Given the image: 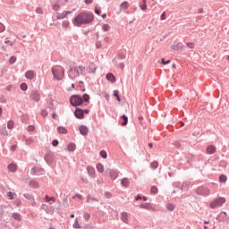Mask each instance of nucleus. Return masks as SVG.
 <instances>
[{
  "mask_svg": "<svg viewBox=\"0 0 229 229\" xmlns=\"http://www.w3.org/2000/svg\"><path fill=\"white\" fill-rule=\"evenodd\" d=\"M161 63L163 64V65H167V64H170L171 61L168 60V61L165 62V60L161 59Z\"/></svg>",
  "mask_w": 229,
  "mask_h": 229,
  "instance_id": "de8ad7c7",
  "label": "nucleus"
},
{
  "mask_svg": "<svg viewBox=\"0 0 229 229\" xmlns=\"http://www.w3.org/2000/svg\"><path fill=\"white\" fill-rule=\"evenodd\" d=\"M194 43H188L187 44V47L190 48V49H194Z\"/></svg>",
  "mask_w": 229,
  "mask_h": 229,
  "instance_id": "a18cd8bd",
  "label": "nucleus"
},
{
  "mask_svg": "<svg viewBox=\"0 0 229 229\" xmlns=\"http://www.w3.org/2000/svg\"><path fill=\"white\" fill-rule=\"evenodd\" d=\"M12 149H15V147H13Z\"/></svg>",
  "mask_w": 229,
  "mask_h": 229,
  "instance_id": "774afa93",
  "label": "nucleus"
},
{
  "mask_svg": "<svg viewBox=\"0 0 229 229\" xmlns=\"http://www.w3.org/2000/svg\"><path fill=\"white\" fill-rule=\"evenodd\" d=\"M4 44H9L11 47L13 46V43L8 40V38L5 39Z\"/></svg>",
  "mask_w": 229,
  "mask_h": 229,
  "instance_id": "3c124183",
  "label": "nucleus"
},
{
  "mask_svg": "<svg viewBox=\"0 0 229 229\" xmlns=\"http://www.w3.org/2000/svg\"><path fill=\"white\" fill-rule=\"evenodd\" d=\"M161 21H165V13H163L161 15Z\"/></svg>",
  "mask_w": 229,
  "mask_h": 229,
  "instance_id": "5fc2aeb1",
  "label": "nucleus"
},
{
  "mask_svg": "<svg viewBox=\"0 0 229 229\" xmlns=\"http://www.w3.org/2000/svg\"><path fill=\"white\" fill-rule=\"evenodd\" d=\"M30 185H32L33 187H38V183H37L36 182H31Z\"/></svg>",
  "mask_w": 229,
  "mask_h": 229,
  "instance_id": "864d4df0",
  "label": "nucleus"
},
{
  "mask_svg": "<svg viewBox=\"0 0 229 229\" xmlns=\"http://www.w3.org/2000/svg\"><path fill=\"white\" fill-rule=\"evenodd\" d=\"M122 221L123 223H128V213L126 212L122 213Z\"/></svg>",
  "mask_w": 229,
  "mask_h": 229,
  "instance_id": "6ab92c4d",
  "label": "nucleus"
},
{
  "mask_svg": "<svg viewBox=\"0 0 229 229\" xmlns=\"http://www.w3.org/2000/svg\"><path fill=\"white\" fill-rule=\"evenodd\" d=\"M28 130H29V131H35V126L30 125V126L28 127Z\"/></svg>",
  "mask_w": 229,
  "mask_h": 229,
  "instance_id": "8fccbe9b",
  "label": "nucleus"
},
{
  "mask_svg": "<svg viewBox=\"0 0 229 229\" xmlns=\"http://www.w3.org/2000/svg\"><path fill=\"white\" fill-rule=\"evenodd\" d=\"M74 228H80V224H78V218L75 219Z\"/></svg>",
  "mask_w": 229,
  "mask_h": 229,
  "instance_id": "49530a36",
  "label": "nucleus"
},
{
  "mask_svg": "<svg viewBox=\"0 0 229 229\" xmlns=\"http://www.w3.org/2000/svg\"><path fill=\"white\" fill-rule=\"evenodd\" d=\"M0 135H8V131H6L5 126H0Z\"/></svg>",
  "mask_w": 229,
  "mask_h": 229,
  "instance_id": "2eb2a0df",
  "label": "nucleus"
},
{
  "mask_svg": "<svg viewBox=\"0 0 229 229\" xmlns=\"http://www.w3.org/2000/svg\"><path fill=\"white\" fill-rule=\"evenodd\" d=\"M52 72L54 74V78H55V80H63L64 79V69L63 68H56V69H52Z\"/></svg>",
  "mask_w": 229,
  "mask_h": 229,
  "instance_id": "20e7f679",
  "label": "nucleus"
},
{
  "mask_svg": "<svg viewBox=\"0 0 229 229\" xmlns=\"http://www.w3.org/2000/svg\"><path fill=\"white\" fill-rule=\"evenodd\" d=\"M100 157H102V158H106L107 157L106 151L105 150L100 151Z\"/></svg>",
  "mask_w": 229,
  "mask_h": 229,
  "instance_id": "e433bc0d",
  "label": "nucleus"
},
{
  "mask_svg": "<svg viewBox=\"0 0 229 229\" xmlns=\"http://www.w3.org/2000/svg\"><path fill=\"white\" fill-rule=\"evenodd\" d=\"M79 131L82 135H87L89 133V127L82 125L80 127Z\"/></svg>",
  "mask_w": 229,
  "mask_h": 229,
  "instance_id": "f8f14e48",
  "label": "nucleus"
},
{
  "mask_svg": "<svg viewBox=\"0 0 229 229\" xmlns=\"http://www.w3.org/2000/svg\"><path fill=\"white\" fill-rule=\"evenodd\" d=\"M166 208L167 210H169L170 212H173L174 210V206L173 204H167L166 205Z\"/></svg>",
  "mask_w": 229,
  "mask_h": 229,
  "instance_id": "473e14b6",
  "label": "nucleus"
},
{
  "mask_svg": "<svg viewBox=\"0 0 229 229\" xmlns=\"http://www.w3.org/2000/svg\"><path fill=\"white\" fill-rule=\"evenodd\" d=\"M129 6H130V4L127 1L121 4L122 10H128Z\"/></svg>",
  "mask_w": 229,
  "mask_h": 229,
  "instance_id": "4be33fe9",
  "label": "nucleus"
},
{
  "mask_svg": "<svg viewBox=\"0 0 229 229\" xmlns=\"http://www.w3.org/2000/svg\"><path fill=\"white\" fill-rule=\"evenodd\" d=\"M181 126H185V123L183 122H181Z\"/></svg>",
  "mask_w": 229,
  "mask_h": 229,
  "instance_id": "052dcab7",
  "label": "nucleus"
},
{
  "mask_svg": "<svg viewBox=\"0 0 229 229\" xmlns=\"http://www.w3.org/2000/svg\"><path fill=\"white\" fill-rule=\"evenodd\" d=\"M3 114V108L0 107V115Z\"/></svg>",
  "mask_w": 229,
  "mask_h": 229,
  "instance_id": "680f3d73",
  "label": "nucleus"
},
{
  "mask_svg": "<svg viewBox=\"0 0 229 229\" xmlns=\"http://www.w3.org/2000/svg\"><path fill=\"white\" fill-rule=\"evenodd\" d=\"M57 131L58 133H61L63 135H65V133H67V130L65 129V127H58Z\"/></svg>",
  "mask_w": 229,
  "mask_h": 229,
  "instance_id": "412c9836",
  "label": "nucleus"
},
{
  "mask_svg": "<svg viewBox=\"0 0 229 229\" xmlns=\"http://www.w3.org/2000/svg\"><path fill=\"white\" fill-rule=\"evenodd\" d=\"M30 98L33 99V101L38 103V101H40V93H38V91H33Z\"/></svg>",
  "mask_w": 229,
  "mask_h": 229,
  "instance_id": "423d86ee",
  "label": "nucleus"
},
{
  "mask_svg": "<svg viewBox=\"0 0 229 229\" xmlns=\"http://www.w3.org/2000/svg\"><path fill=\"white\" fill-rule=\"evenodd\" d=\"M88 173L90 176H94L96 174V170L92 166L88 167Z\"/></svg>",
  "mask_w": 229,
  "mask_h": 229,
  "instance_id": "a211bd4d",
  "label": "nucleus"
},
{
  "mask_svg": "<svg viewBox=\"0 0 229 229\" xmlns=\"http://www.w3.org/2000/svg\"><path fill=\"white\" fill-rule=\"evenodd\" d=\"M89 111L88 109H86V110L83 111V114H89Z\"/></svg>",
  "mask_w": 229,
  "mask_h": 229,
  "instance_id": "4d7b16f0",
  "label": "nucleus"
},
{
  "mask_svg": "<svg viewBox=\"0 0 229 229\" xmlns=\"http://www.w3.org/2000/svg\"><path fill=\"white\" fill-rule=\"evenodd\" d=\"M139 120H140V121H142V117H141V116H140V117H139Z\"/></svg>",
  "mask_w": 229,
  "mask_h": 229,
  "instance_id": "0e129e2a",
  "label": "nucleus"
},
{
  "mask_svg": "<svg viewBox=\"0 0 229 229\" xmlns=\"http://www.w3.org/2000/svg\"><path fill=\"white\" fill-rule=\"evenodd\" d=\"M74 115L77 119H83L84 114H83V110L77 108L74 112Z\"/></svg>",
  "mask_w": 229,
  "mask_h": 229,
  "instance_id": "0eeeda50",
  "label": "nucleus"
},
{
  "mask_svg": "<svg viewBox=\"0 0 229 229\" xmlns=\"http://www.w3.org/2000/svg\"><path fill=\"white\" fill-rule=\"evenodd\" d=\"M140 8L143 11L148 9V5L146 4V0H142V4H140Z\"/></svg>",
  "mask_w": 229,
  "mask_h": 229,
  "instance_id": "393cba45",
  "label": "nucleus"
},
{
  "mask_svg": "<svg viewBox=\"0 0 229 229\" xmlns=\"http://www.w3.org/2000/svg\"><path fill=\"white\" fill-rule=\"evenodd\" d=\"M72 11H66L57 15V19H65L67 15H71Z\"/></svg>",
  "mask_w": 229,
  "mask_h": 229,
  "instance_id": "ddd939ff",
  "label": "nucleus"
},
{
  "mask_svg": "<svg viewBox=\"0 0 229 229\" xmlns=\"http://www.w3.org/2000/svg\"><path fill=\"white\" fill-rule=\"evenodd\" d=\"M13 218H14L15 221H21V216L19 215V213H13Z\"/></svg>",
  "mask_w": 229,
  "mask_h": 229,
  "instance_id": "c756f323",
  "label": "nucleus"
},
{
  "mask_svg": "<svg viewBox=\"0 0 229 229\" xmlns=\"http://www.w3.org/2000/svg\"><path fill=\"white\" fill-rule=\"evenodd\" d=\"M148 147L151 148H153V143H149L148 144Z\"/></svg>",
  "mask_w": 229,
  "mask_h": 229,
  "instance_id": "13d9d810",
  "label": "nucleus"
},
{
  "mask_svg": "<svg viewBox=\"0 0 229 229\" xmlns=\"http://www.w3.org/2000/svg\"><path fill=\"white\" fill-rule=\"evenodd\" d=\"M13 126H14V123H13V121H9V122L7 123V128H8L9 130H13Z\"/></svg>",
  "mask_w": 229,
  "mask_h": 229,
  "instance_id": "7c9ffc66",
  "label": "nucleus"
},
{
  "mask_svg": "<svg viewBox=\"0 0 229 229\" xmlns=\"http://www.w3.org/2000/svg\"><path fill=\"white\" fill-rule=\"evenodd\" d=\"M85 3H86V4H92V0H85Z\"/></svg>",
  "mask_w": 229,
  "mask_h": 229,
  "instance_id": "6e6d98bb",
  "label": "nucleus"
},
{
  "mask_svg": "<svg viewBox=\"0 0 229 229\" xmlns=\"http://www.w3.org/2000/svg\"><path fill=\"white\" fill-rule=\"evenodd\" d=\"M68 151H75L76 150V144L70 143L67 147Z\"/></svg>",
  "mask_w": 229,
  "mask_h": 229,
  "instance_id": "dca6fc26",
  "label": "nucleus"
},
{
  "mask_svg": "<svg viewBox=\"0 0 229 229\" xmlns=\"http://www.w3.org/2000/svg\"><path fill=\"white\" fill-rule=\"evenodd\" d=\"M53 9H54L55 12H58V10H60V5H59V4H54Z\"/></svg>",
  "mask_w": 229,
  "mask_h": 229,
  "instance_id": "37998d69",
  "label": "nucleus"
},
{
  "mask_svg": "<svg viewBox=\"0 0 229 229\" xmlns=\"http://www.w3.org/2000/svg\"><path fill=\"white\" fill-rule=\"evenodd\" d=\"M10 64H13L14 62H17V58L15 56H12L9 60Z\"/></svg>",
  "mask_w": 229,
  "mask_h": 229,
  "instance_id": "a19ab883",
  "label": "nucleus"
},
{
  "mask_svg": "<svg viewBox=\"0 0 229 229\" xmlns=\"http://www.w3.org/2000/svg\"><path fill=\"white\" fill-rule=\"evenodd\" d=\"M151 194H157L158 192V188L153 186L150 190Z\"/></svg>",
  "mask_w": 229,
  "mask_h": 229,
  "instance_id": "f704fd0d",
  "label": "nucleus"
},
{
  "mask_svg": "<svg viewBox=\"0 0 229 229\" xmlns=\"http://www.w3.org/2000/svg\"><path fill=\"white\" fill-rule=\"evenodd\" d=\"M197 194H200L202 196H208V194H210V190H208V188L199 187L197 190Z\"/></svg>",
  "mask_w": 229,
  "mask_h": 229,
  "instance_id": "39448f33",
  "label": "nucleus"
},
{
  "mask_svg": "<svg viewBox=\"0 0 229 229\" xmlns=\"http://www.w3.org/2000/svg\"><path fill=\"white\" fill-rule=\"evenodd\" d=\"M94 21V16L86 13H80L74 19L72 23L74 26H82V24H89Z\"/></svg>",
  "mask_w": 229,
  "mask_h": 229,
  "instance_id": "f257e3e1",
  "label": "nucleus"
},
{
  "mask_svg": "<svg viewBox=\"0 0 229 229\" xmlns=\"http://www.w3.org/2000/svg\"><path fill=\"white\" fill-rule=\"evenodd\" d=\"M117 176H119V174H117V172L114 171V170H111L110 171V177L113 179V180H115L117 178Z\"/></svg>",
  "mask_w": 229,
  "mask_h": 229,
  "instance_id": "aec40b11",
  "label": "nucleus"
},
{
  "mask_svg": "<svg viewBox=\"0 0 229 229\" xmlns=\"http://www.w3.org/2000/svg\"><path fill=\"white\" fill-rule=\"evenodd\" d=\"M37 173H38V167H34L31 169V174H37Z\"/></svg>",
  "mask_w": 229,
  "mask_h": 229,
  "instance_id": "58836bf2",
  "label": "nucleus"
},
{
  "mask_svg": "<svg viewBox=\"0 0 229 229\" xmlns=\"http://www.w3.org/2000/svg\"><path fill=\"white\" fill-rule=\"evenodd\" d=\"M226 203L225 198H218L216 199L213 202L210 203V208H219V207H223Z\"/></svg>",
  "mask_w": 229,
  "mask_h": 229,
  "instance_id": "f03ea898",
  "label": "nucleus"
},
{
  "mask_svg": "<svg viewBox=\"0 0 229 229\" xmlns=\"http://www.w3.org/2000/svg\"><path fill=\"white\" fill-rule=\"evenodd\" d=\"M204 229H208V226H204Z\"/></svg>",
  "mask_w": 229,
  "mask_h": 229,
  "instance_id": "338daca9",
  "label": "nucleus"
},
{
  "mask_svg": "<svg viewBox=\"0 0 229 229\" xmlns=\"http://www.w3.org/2000/svg\"><path fill=\"white\" fill-rule=\"evenodd\" d=\"M70 102L72 106H80V105H81V103H83V99L81 98V97H80L78 95H73L71 98Z\"/></svg>",
  "mask_w": 229,
  "mask_h": 229,
  "instance_id": "7ed1b4c3",
  "label": "nucleus"
},
{
  "mask_svg": "<svg viewBox=\"0 0 229 229\" xmlns=\"http://www.w3.org/2000/svg\"><path fill=\"white\" fill-rule=\"evenodd\" d=\"M216 146L214 145H209L207 148V153L208 155H214V153L216 152Z\"/></svg>",
  "mask_w": 229,
  "mask_h": 229,
  "instance_id": "1a4fd4ad",
  "label": "nucleus"
},
{
  "mask_svg": "<svg viewBox=\"0 0 229 229\" xmlns=\"http://www.w3.org/2000/svg\"><path fill=\"white\" fill-rule=\"evenodd\" d=\"M122 119L123 120V123H122V126H126V124H128V116H126L125 114H123L122 116Z\"/></svg>",
  "mask_w": 229,
  "mask_h": 229,
  "instance_id": "bb28decb",
  "label": "nucleus"
},
{
  "mask_svg": "<svg viewBox=\"0 0 229 229\" xmlns=\"http://www.w3.org/2000/svg\"><path fill=\"white\" fill-rule=\"evenodd\" d=\"M8 171L10 173H17V165L13 163L10 164L8 165Z\"/></svg>",
  "mask_w": 229,
  "mask_h": 229,
  "instance_id": "9d476101",
  "label": "nucleus"
},
{
  "mask_svg": "<svg viewBox=\"0 0 229 229\" xmlns=\"http://www.w3.org/2000/svg\"><path fill=\"white\" fill-rule=\"evenodd\" d=\"M171 48L174 51H181V49H183V45L182 43H176L172 45Z\"/></svg>",
  "mask_w": 229,
  "mask_h": 229,
  "instance_id": "6e6552de",
  "label": "nucleus"
},
{
  "mask_svg": "<svg viewBox=\"0 0 229 229\" xmlns=\"http://www.w3.org/2000/svg\"><path fill=\"white\" fill-rule=\"evenodd\" d=\"M106 80H107V81H110L111 83H115V76H114V73H107Z\"/></svg>",
  "mask_w": 229,
  "mask_h": 229,
  "instance_id": "4468645a",
  "label": "nucleus"
},
{
  "mask_svg": "<svg viewBox=\"0 0 229 229\" xmlns=\"http://www.w3.org/2000/svg\"><path fill=\"white\" fill-rule=\"evenodd\" d=\"M122 185H123V187H128V185H130V181L128 180V178H123V179L122 180Z\"/></svg>",
  "mask_w": 229,
  "mask_h": 229,
  "instance_id": "5701e85b",
  "label": "nucleus"
},
{
  "mask_svg": "<svg viewBox=\"0 0 229 229\" xmlns=\"http://www.w3.org/2000/svg\"><path fill=\"white\" fill-rule=\"evenodd\" d=\"M15 196L16 194L12 191L7 192V197L9 198V199H15Z\"/></svg>",
  "mask_w": 229,
  "mask_h": 229,
  "instance_id": "a878e982",
  "label": "nucleus"
},
{
  "mask_svg": "<svg viewBox=\"0 0 229 229\" xmlns=\"http://www.w3.org/2000/svg\"><path fill=\"white\" fill-rule=\"evenodd\" d=\"M219 180H220V182H226V180H227V177H226V175H220V178H219Z\"/></svg>",
  "mask_w": 229,
  "mask_h": 229,
  "instance_id": "4c0bfd02",
  "label": "nucleus"
},
{
  "mask_svg": "<svg viewBox=\"0 0 229 229\" xmlns=\"http://www.w3.org/2000/svg\"><path fill=\"white\" fill-rule=\"evenodd\" d=\"M106 14H103L102 19H106Z\"/></svg>",
  "mask_w": 229,
  "mask_h": 229,
  "instance_id": "bf43d9fd",
  "label": "nucleus"
},
{
  "mask_svg": "<svg viewBox=\"0 0 229 229\" xmlns=\"http://www.w3.org/2000/svg\"><path fill=\"white\" fill-rule=\"evenodd\" d=\"M36 74L33 71H28L25 73V77L27 78V80H33V78H35Z\"/></svg>",
  "mask_w": 229,
  "mask_h": 229,
  "instance_id": "9b49d317",
  "label": "nucleus"
},
{
  "mask_svg": "<svg viewBox=\"0 0 229 229\" xmlns=\"http://www.w3.org/2000/svg\"><path fill=\"white\" fill-rule=\"evenodd\" d=\"M76 72H77V76L80 74V72H83V71H85V67L83 66H79L75 69Z\"/></svg>",
  "mask_w": 229,
  "mask_h": 229,
  "instance_id": "cd10ccee",
  "label": "nucleus"
},
{
  "mask_svg": "<svg viewBox=\"0 0 229 229\" xmlns=\"http://www.w3.org/2000/svg\"><path fill=\"white\" fill-rule=\"evenodd\" d=\"M140 208H145L147 210H151V205L148 204V203H145V204H141L140 206Z\"/></svg>",
  "mask_w": 229,
  "mask_h": 229,
  "instance_id": "b1692460",
  "label": "nucleus"
},
{
  "mask_svg": "<svg viewBox=\"0 0 229 229\" xmlns=\"http://www.w3.org/2000/svg\"><path fill=\"white\" fill-rule=\"evenodd\" d=\"M58 145V140H54L52 141V146H57Z\"/></svg>",
  "mask_w": 229,
  "mask_h": 229,
  "instance_id": "603ef678",
  "label": "nucleus"
},
{
  "mask_svg": "<svg viewBox=\"0 0 229 229\" xmlns=\"http://www.w3.org/2000/svg\"><path fill=\"white\" fill-rule=\"evenodd\" d=\"M23 196H24V198H26V199H32V198H33V197H31V195L29 194V193H25Z\"/></svg>",
  "mask_w": 229,
  "mask_h": 229,
  "instance_id": "79ce46f5",
  "label": "nucleus"
},
{
  "mask_svg": "<svg viewBox=\"0 0 229 229\" xmlns=\"http://www.w3.org/2000/svg\"><path fill=\"white\" fill-rule=\"evenodd\" d=\"M152 169H157L158 168V162L154 161L150 164Z\"/></svg>",
  "mask_w": 229,
  "mask_h": 229,
  "instance_id": "2f4dec72",
  "label": "nucleus"
},
{
  "mask_svg": "<svg viewBox=\"0 0 229 229\" xmlns=\"http://www.w3.org/2000/svg\"><path fill=\"white\" fill-rule=\"evenodd\" d=\"M136 199H137V200L140 199V197L138 196V197L136 198Z\"/></svg>",
  "mask_w": 229,
  "mask_h": 229,
  "instance_id": "e2e57ef3",
  "label": "nucleus"
},
{
  "mask_svg": "<svg viewBox=\"0 0 229 229\" xmlns=\"http://www.w3.org/2000/svg\"><path fill=\"white\" fill-rule=\"evenodd\" d=\"M45 199H47V201H55V198L49 197L47 195L45 197Z\"/></svg>",
  "mask_w": 229,
  "mask_h": 229,
  "instance_id": "ea45409f",
  "label": "nucleus"
},
{
  "mask_svg": "<svg viewBox=\"0 0 229 229\" xmlns=\"http://www.w3.org/2000/svg\"><path fill=\"white\" fill-rule=\"evenodd\" d=\"M71 217H72V218H74V215H71Z\"/></svg>",
  "mask_w": 229,
  "mask_h": 229,
  "instance_id": "69168bd1",
  "label": "nucleus"
},
{
  "mask_svg": "<svg viewBox=\"0 0 229 229\" xmlns=\"http://www.w3.org/2000/svg\"><path fill=\"white\" fill-rule=\"evenodd\" d=\"M83 99H84V101H89V99H90V97L87 94H84L83 95Z\"/></svg>",
  "mask_w": 229,
  "mask_h": 229,
  "instance_id": "c03bdc74",
  "label": "nucleus"
},
{
  "mask_svg": "<svg viewBox=\"0 0 229 229\" xmlns=\"http://www.w3.org/2000/svg\"><path fill=\"white\" fill-rule=\"evenodd\" d=\"M114 97L116 98V101H121V98L119 97V90L114 91Z\"/></svg>",
  "mask_w": 229,
  "mask_h": 229,
  "instance_id": "c85d7f7f",
  "label": "nucleus"
},
{
  "mask_svg": "<svg viewBox=\"0 0 229 229\" xmlns=\"http://www.w3.org/2000/svg\"><path fill=\"white\" fill-rule=\"evenodd\" d=\"M102 29H103V31H110V25L104 24Z\"/></svg>",
  "mask_w": 229,
  "mask_h": 229,
  "instance_id": "72a5a7b5",
  "label": "nucleus"
},
{
  "mask_svg": "<svg viewBox=\"0 0 229 229\" xmlns=\"http://www.w3.org/2000/svg\"><path fill=\"white\" fill-rule=\"evenodd\" d=\"M95 13H97V15H101V10H99V9H98V7H96Z\"/></svg>",
  "mask_w": 229,
  "mask_h": 229,
  "instance_id": "09e8293b",
  "label": "nucleus"
},
{
  "mask_svg": "<svg viewBox=\"0 0 229 229\" xmlns=\"http://www.w3.org/2000/svg\"><path fill=\"white\" fill-rule=\"evenodd\" d=\"M21 89L25 91V90H28V84L26 83H21Z\"/></svg>",
  "mask_w": 229,
  "mask_h": 229,
  "instance_id": "c9c22d12",
  "label": "nucleus"
},
{
  "mask_svg": "<svg viewBox=\"0 0 229 229\" xmlns=\"http://www.w3.org/2000/svg\"><path fill=\"white\" fill-rule=\"evenodd\" d=\"M97 170L98 171V173H104L105 166L101 163H99L97 165Z\"/></svg>",
  "mask_w": 229,
  "mask_h": 229,
  "instance_id": "f3484780",
  "label": "nucleus"
}]
</instances>
